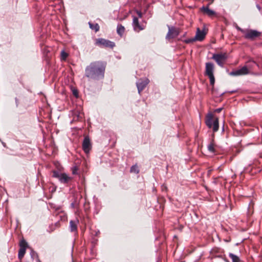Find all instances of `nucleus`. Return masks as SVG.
Instances as JSON below:
<instances>
[{
  "mask_svg": "<svg viewBox=\"0 0 262 262\" xmlns=\"http://www.w3.org/2000/svg\"><path fill=\"white\" fill-rule=\"evenodd\" d=\"M260 33L256 30H250L245 32L244 37L246 39H253V38L259 36Z\"/></svg>",
  "mask_w": 262,
  "mask_h": 262,
  "instance_id": "1a4fd4ad",
  "label": "nucleus"
},
{
  "mask_svg": "<svg viewBox=\"0 0 262 262\" xmlns=\"http://www.w3.org/2000/svg\"><path fill=\"white\" fill-rule=\"evenodd\" d=\"M26 250L24 248H19L18 254V257L19 259H21L24 256L26 253Z\"/></svg>",
  "mask_w": 262,
  "mask_h": 262,
  "instance_id": "aec40b11",
  "label": "nucleus"
},
{
  "mask_svg": "<svg viewBox=\"0 0 262 262\" xmlns=\"http://www.w3.org/2000/svg\"><path fill=\"white\" fill-rule=\"evenodd\" d=\"M79 224V220H71L70 222V229L71 232H76L77 231V225Z\"/></svg>",
  "mask_w": 262,
  "mask_h": 262,
  "instance_id": "ddd939ff",
  "label": "nucleus"
},
{
  "mask_svg": "<svg viewBox=\"0 0 262 262\" xmlns=\"http://www.w3.org/2000/svg\"><path fill=\"white\" fill-rule=\"evenodd\" d=\"M229 257L231 258L232 262H239V257L232 253H229Z\"/></svg>",
  "mask_w": 262,
  "mask_h": 262,
  "instance_id": "412c9836",
  "label": "nucleus"
},
{
  "mask_svg": "<svg viewBox=\"0 0 262 262\" xmlns=\"http://www.w3.org/2000/svg\"><path fill=\"white\" fill-rule=\"evenodd\" d=\"M210 79V83L211 85H213L215 83V78L214 75L208 76Z\"/></svg>",
  "mask_w": 262,
  "mask_h": 262,
  "instance_id": "393cba45",
  "label": "nucleus"
},
{
  "mask_svg": "<svg viewBox=\"0 0 262 262\" xmlns=\"http://www.w3.org/2000/svg\"><path fill=\"white\" fill-rule=\"evenodd\" d=\"M89 27L95 31V32H98L99 30V26L98 24H93L91 22L89 23Z\"/></svg>",
  "mask_w": 262,
  "mask_h": 262,
  "instance_id": "f3484780",
  "label": "nucleus"
},
{
  "mask_svg": "<svg viewBox=\"0 0 262 262\" xmlns=\"http://www.w3.org/2000/svg\"><path fill=\"white\" fill-rule=\"evenodd\" d=\"M53 177L57 178L62 183H67L71 178L65 173H60L57 171H53Z\"/></svg>",
  "mask_w": 262,
  "mask_h": 262,
  "instance_id": "7ed1b4c3",
  "label": "nucleus"
},
{
  "mask_svg": "<svg viewBox=\"0 0 262 262\" xmlns=\"http://www.w3.org/2000/svg\"><path fill=\"white\" fill-rule=\"evenodd\" d=\"M222 110H223V108H222V107L218 108L216 109L214 112H216V113H220Z\"/></svg>",
  "mask_w": 262,
  "mask_h": 262,
  "instance_id": "c85d7f7f",
  "label": "nucleus"
},
{
  "mask_svg": "<svg viewBox=\"0 0 262 262\" xmlns=\"http://www.w3.org/2000/svg\"><path fill=\"white\" fill-rule=\"evenodd\" d=\"M19 245L20 248H24V249H26V248L28 247V243L24 239H22L20 241Z\"/></svg>",
  "mask_w": 262,
  "mask_h": 262,
  "instance_id": "6ab92c4d",
  "label": "nucleus"
},
{
  "mask_svg": "<svg viewBox=\"0 0 262 262\" xmlns=\"http://www.w3.org/2000/svg\"><path fill=\"white\" fill-rule=\"evenodd\" d=\"M30 254H31V257H33L34 256L36 255V253H35V251H34L33 250H32Z\"/></svg>",
  "mask_w": 262,
  "mask_h": 262,
  "instance_id": "c756f323",
  "label": "nucleus"
},
{
  "mask_svg": "<svg viewBox=\"0 0 262 262\" xmlns=\"http://www.w3.org/2000/svg\"><path fill=\"white\" fill-rule=\"evenodd\" d=\"M196 41L194 37L191 38H188L184 40V42L186 43H190Z\"/></svg>",
  "mask_w": 262,
  "mask_h": 262,
  "instance_id": "a878e982",
  "label": "nucleus"
},
{
  "mask_svg": "<svg viewBox=\"0 0 262 262\" xmlns=\"http://www.w3.org/2000/svg\"><path fill=\"white\" fill-rule=\"evenodd\" d=\"M249 73V71L246 66H244L240 69L233 71L231 72L229 74L230 76H238L241 75H247Z\"/></svg>",
  "mask_w": 262,
  "mask_h": 262,
  "instance_id": "423d86ee",
  "label": "nucleus"
},
{
  "mask_svg": "<svg viewBox=\"0 0 262 262\" xmlns=\"http://www.w3.org/2000/svg\"><path fill=\"white\" fill-rule=\"evenodd\" d=\"M105 64L100 61L91 62L85 70V76L89 80H99L103 78Z\"/></svg>",
  "mask_w": 262,
  "mask_h": 262,
  "instance_id": "f257e3e1",
  "label": "nucleus"
},
{
  "mask_svg": "<svg viewBox=\"0 0 262 262\" xmlns=\"http://www.w3.org/2000/svg\"><path fill=\"white\" fill-rule=\"evenodd\" d=\"M213 121L212 119V116L210 115V117L206 121V124L209 128H211L212 126Z\"/></svg>",
  "mask_w": 262,
  "mask_h": 262,
  "instance_id": "4be33fe9",
  "label": "nucleus"
},
{
  "mask_svg": "<svg viewBox=\"0 0 262 262\" xmlns=\"http://www.w3.org/2000/svg\"><path fill=\"white\" fill-rule=\"evenodd\" d=\"M73 174H75V173H76V172H75V170H73Z\"/></svg>",
  "mask_w": 262,
  "mask_h": 262,
  "instance_id": "2f4dec72",
  "label": "nucleus"
},
{
  "mask_svg": "<svg viewBox=\"0 0 262 262\" xmlns=\"http://www.w3.org/2000/svg\"><path fill=\"white\" fill-rule=\"evenodd\" d=\"M236 29L243 33H245L246 32L244 30L242 29V28H241L240 27H239L238 26L236 27Z\"/></svg>",
  "mask_w": 262,
  "mask_h": 262,
  "instance_id": "cd10ccee",
  "label": "nucleus"
},
{
  "mask_svg": "<svg viewBox=\"0 0 262 262\" xmlns=\"http://www.w3.org/2000/svg\"><path fill=\"white\" fill-rule=\"evenodd\" d=\"M167 27L168 28V31L166 36V39L169 40L170 39L175 38L179 35L180 31L179 29L170 26H167Z\"/></svg>",
  "mask_w": 262,
  "mask_h": 262,
  "instance_id": "39448f33",
  "label": "nucleus"
},
{
  "mask_svg": "<svg viewBox=\"0 0 262 262\" xmlns=\"http://www.w3.org/2000/svg\"><path fill=\"white\" fill-rule=\"evenodd\" d=\"M125 28L122 25H118L117 26V33L121 36L123 35L124 33Z\"/></svg>",
  "mask_w": 262,
  "mask_h": 262,
  "instance_id": "dca6fc26",
  "label": "nucleus"
},
{
  "mask_svg": "<svg viewBox=\"0 0 262 262\" xmlns=\"http://www.w3.org/2000/svg\"><path fill=\"white\" fill-rule=\"evenodd\" d=\"M227 262H229L228 260H227Z\"/></svg>",
  "mask_w": 262,
  "mask_h": 262,
  "instance_id": "473e14b6",
  "label": "nucleus"
},
{
  "mask_svg": "<svg viewBox=\"0 0 262 262\" xmlns=\"http://www.w3.org/2000/svg\"><path fill=\"white\" fill-rule=\"evenodd\" d=\"M214 64L211 62H207L205 64V74L207 76L213 75Z\"/></svg>",
  "mask_w": 262,
  "mask_h": 262,
  "instance_id": "9b49d317",
  "label": "nucleus"
},
{
  "mask_svg": "<svg viewBox=\"0 0 262 262\" xmlns=\"http://www.w3.org/2000/svg\"><path fill=\"white\" fill-rule=\"evenodd\" d=\"M133 26L135 31L139 32L145 29V26L139 24L138 18L135 16L133 17Z\"/></svg>",
  "mask_w": 262,
  "mask_h": 262,
  "instance_id": "9d476101",
  "label": "nucleus"
},
{
  "mask_svg": "<svg viewBox=\"0 0 262 262\" xmlns=\"http://www.w3.org/2000/svg\"><path fill=\"white\" fill-rule=\"evenodd\" d=\"M149 82V80L146 78L144 79H140L137 82L136 85L139 94L144 89Z\"/></svg>",
  "mask_w": 262,
  "mask_h": 262,
  "instance_id": "0eeeda50",
  "label": "nucleus"
},
{
  "mask_svg": "<svg viewBox=\"0 0 262 262\" xmlns=\"http://www.w3.org/2000/svg\"><path fill=\"white\" fill-rule=\"evenodd\" d=\"M216 146L213 140H212L210 143L207 145V149L210 153L214 154L216 152Z\"/></svg>",
  "mask_w": 262,
  "mask_h": 262,
  "instance_id": "2eb2a0df",
  "label": "nucleus"
},
{
  "mask_svg": "<svg viewBox=\"0 0 262 262\" xmlns=\"http://www.w3.org/2000/svg\"><path fill=\"white\" fill-rule=\"evenodd\" d=\"M130 172L138 173L139 170L137 165H133L130 168Z\"/></svg>",
  "mask_w": 262,
  "mask_h": 262,
  "instance_id": "b1692460",
  "label": "nucleus"
},
{
  "mask_svg": "<svg viewBox=\"0 0 262 262\" xmlns=\"http://www.w3.org/2000/svg\"><path fill=\"white\" fill-rule=\"evenodd\" d=\"M73 93L76 97L78 96V92L77 90L73 91Z\"/></svg>",
  "mask_w": 262,
  "mask_h": 262,
  "instance_id": "7c9ffc66",
  "label": "nucleus"
},
{
  "mask_svg": "<svg viewBox=\"0 0 262 262\" xmlns=\"http://www.w3.org/2000/svg\"><path fill=\"white\" fill-rule=\"evenodd\" d=\"M136 12L137 14L138 15V18H142V17L143 14L141 11H140L139 10H136Z\"/></svg>",
  "mask_w": 262,
  "mask_h": 262,
  "instance_id": "bb28decb",
  "label": "nucleus"
},
{
  "mask_svg": "<svg viewBox=\"0 0 262 262\" xmlns=\"http://www.w3.org/2000/svg\"><path fill=\"white\" fill-rule=\"evenodd\" d=\"M82 149L85 153H89L92 148V144L89 136L84 137L82 142Z\"/></svg>",
  "mask_w": 262,
  "mask_h": 262,
  "instance_id": "6e6552de",
  "label": "nucleus"
},
{
  "mask_svg": "<svg viewBox=\"0 0 262 262\" xmlns=\"http://www.w3.org/2000/svg\"><path fill=\"white\" fill-rule=\"evenodd\" d=\"M68 56V54L64 50H62L60 53V58L61 60H66Z\"/></svg>",
  "mask_w": 262,
  "mask_h": 262,
  "instance_id": "5701e85b",
  "label": "nucleus"
},
{
  "mask_svg": "<svg viewBox=\"0 0 262 262\" xmlns=\"http://www.w3.org/2000/svg\"><path fill=\"white\" fill-rule=\"evenodd\" d=\"M227 57L226 53L214 54L212 59L214 60L219 66L223 68Z\"/></svg>",
  "mask_w": 262,
  "mask_h": 262,
  "instance_id": "f03ea898",
  "label": "nucleus"
},
{
  "mask_svg": "<svg viewBox=\"0 0 262 262\" xmlns=\"http://www.w3.org/2000/svg\"><path fill=\"white\" fill-rule=\"evenodd\" d=\"M205 35L206 34L204 31H201L199 28H198L196 34L194 37L196 41H202L204 39Z\"/></svg>",
  "mask_w": 262,
  "mask_h": 262,
  "instance_id": "f8f14e48",
  "label": "nucleus"
},
{
  "mask_svg": "<svg viewBox=\"0 0 262 262\" xmlns=\"http://www.w3.org/2000/svg\"><path fill=\"white\" fill-rule=\"evenodd\" d=\"M219 119L216 118L213 122L212 128L213 132H216L219 129Z\"/></svg>",
  "mask_w": 262,
  "mask_h": 262,
  "instance_id": "a211bd4d",
  "label": "nucleus"
},
{
  "mask_svg": "<svg viewBox=\"0 0 262 262\" xmlns=\"http://www.w3.org/2000/svg\"><path fill=\"white\" fill-rule=\"evenodd\" d=\"M96 45L100 47H108L110 48H113L115 46V43L114 42L103 38L97 39Z\"/></svg>",
  "mask_w": 262,
  "mask_h": 262,
  "instance_id": "20e7f679",
  "label": "nucleus"
},
{
  "mask_svg": "<svg viewBox=\"0 0 262 262\" xmlns=\"http://www.w3.org/2000/svg\"><path fill=\"white\" fill-rule=\"evenodd\" d=\"M209 5L210 4H208L206 7H202L201 10L206 13L209 16H212L215 14V12L209 8Z\"/></svg>",
  "mask_w": 262,
  "mask_h": 262,
  "instance_id": "4468645a",
  "label": "nucleus"
}]
</instances>
